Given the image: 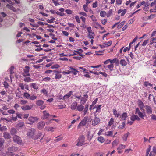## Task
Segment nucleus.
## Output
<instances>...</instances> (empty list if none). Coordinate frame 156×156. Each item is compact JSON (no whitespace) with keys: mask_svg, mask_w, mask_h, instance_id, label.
Wrapping results in <instances>:
<instances>
[{"mask_svg":"<svg viewBox=\"0 0 156 156\" xmlns=\"http://www.w3.org/2000/svg\"><path fill=\"white\" fill-rule=\"evenodd\" d=\"M41 92L43 93L44 95H47L48 94V91L44 88H43L41 90Z\"/></svg>","mask_w":156,"mask_h":156,"instance_id":"obj_42","label":"nucleus"},{"mask_svg":"<svg viewBox=\"0 0 156 156\" xmlns=\"http://www.w3.org/2000/svg\"><path fill=\"white\" fill-rule=\"evenodd\" d=\"M75 18L76 21L78 23L80 22V20L79 17V16H75Z\"/></svg>","mask_w":156,"mask_h":156,"instance_id":"obj_62","label":"nucleus"},{"mask_svg":"<svg viewBox=\"0 0 156 156\" xmlns=\"http://www.w3.org/2000/svg\"><path fill=\"white\" fill-rule=\"evenodd\" d=\"M113 134L112 131H109L107 132V133L105 134V135L108 136H112Z\"/></svg>","mask_w":156,"mask_h":156,"instance_id":"obj_47","label":"nucleus"},{"mask_svg":"<svg viewBox=\"0 0 156 156\" xmlns=\"http://www.w3.org/2000/svg\"><path fill=\"white\" fill-rule=\"evenodd\" d=\"M4 87L6 88H8V86H9V85H8V83H7V82L6 81H4Z\"/></svg>","mask_w":156,"mask_h":156,"instance_id":"obj_63","label":"nucleus"},{"mask_svg":"<svg viewBox=\"0 0 156 156\" xmlns=\"http://www.w3.org/2000/svg\"><path fill=\"white\" fill-rule=\"evenodd\" d=\"M70 72H71V73H73L74 75H76L77 74V73L78 72V71L76 70L75 69H73V70L70 71Z\"/></svg>","mask_w":156,"mask_h":156,"instance_id":"obj_57","label":"nucleus"},{"mask_svg":"<svg viewBox=\"0 0 156 156\" xmlns=\"http://www.w3.org/2000/svg\"><path fill=\"white\" fill-rule=\"evenodd\" d=\"M125 125V122L124 121L122 122V125L119 126V129H123Z\"/></svg>","mask_w":156,"mask_h":156,"instance_id":"obj_36","label":"nucleus"},{"mask_svg":"<svg viewBox=\"0 0 156 156\" xmlns=\"http://www.w3.org/2000/svg\"><path fill=\"white\" fill-rule=\"evenodd\" d=\"M112 9L110 10L108 12V14H107V16L108 17H109L112 14Z\"/></svg>","mask_w":156,"mask_h":156,"instance_id":"obj_64","label":"nucleus"},{"mask_svg":"<svg viewBox=\"0 0 156 156\" xmlns=\"http://www.w3.org/2000/svg\"><path fill=\"white\" fill-rule=\"evenodd\" d=\"M30 67L28 66H26L25 67V69H23V73H29L30 71Z\"/></svg>","mask_w":156,"mask_h":156,"instance_id":"obj_23","label":"nucleus"},{"mask_svg":"<svg viewBox=\"0 0 156 156\" xmlns=\"http://www.w3.org/2000/svg\"><path fill=\"white\" fill-rule=\"evenodd\" d=\"M135 113L137 114L142 119H144V115L143 113L140 111L139 108H137L136 109Z\"/></svg>","mask_w":156,"mask_h":156,"instance_id":"obj_10","label":"nucleus"},{"mask_svg":"<svg viewBox=\"0 0 156 156\" xmlns=\"http://www.w3.org/2000/svg\"><path fill=\"white\" fill-rule=\"evenodd\" d=\"M35 133L36 130L34 128H30L28 130L27 135L30 138L37 139L38 138V137L35 135Z\"/></svg>","mask_w":156,"mask_h":156,"instance_id":"obj_1","label":"nucleus"},{"mask_svg":"<svg viewBox=\"0 0 156 156\" xmlns=\"http://www.w3.org/2000/svg\"><path fill=\"white\" fill-rule=\"evenodd\" d=\"M137 115H135L134 114L131 117V120H132L133 122L134 121L136 120V119L137 118H136L137 117Z\"/></svg>","mask_w":156,"mask_h":156,"instance_id":"obj_28","label":"nucleus"},{"mask_svg":"<svg viewBox=\"0 0 156 156\" xmlns=\"http://www.w3.org/2000/svg\"><path fill=\"white\" fill-rule=\"evenodd\" d=\"M32 107H30L29 105H25L21 107V108L24 110H29L31 109Z\"/></svg>","mask_w":156,"mask_h":156,"instance_id":"obj_16","label":"nucleus"},{"mask_svg":"<svg viewBox=\"0 0 156 156\" xmlns=\"http://www.w3.org/2000/svg\"><path fill=\"white\" fill-rule=\"evenodd\" d=\"M3 136L6 139H8L11 138V136L10 134L7 132L4 133Z\"/></svg>","mask_w":156,"mask_h":156,"instance_id":"obj_15","label":"nucleus"},{"mask_svg":"<svg viewBox=\"0 0 156 156\" xmlns=\"http://www.w3.org/2000/svg\"><path fill=\"white\" fill-rule=\"evenodd\" d=\"M127 113L126 112H124L122 114L121 119L122 120H125L127 117Z\"/></svg>","mask_w":156,"mask_h":156,"instance_id":"obj_22","label":"nucleus"},{"mask_svg":"<svg viewBox=\"0 0 156 156\" xmlns=\"http://www.w3.org/2000/svg\"><path fill=\"white\" fill-rule=\"evenodd\" d=\"M77 102L76 101H75L72 103L71 108L73 110H75L77 107Z\"/></svg>","mask_w":156,"mask_h":156,"instance_id":"obj_13","label":"nucleus"},{"mask_svg":"<svg viewBox=\"0 0 156 156\" xmlns=\"http://www.w3.org/2000/svg\"><path fill=\"white\" fill-rule=\"evenodd\" d=\"M125 146L122 144L120 145L117 148L118 150H121L123 148H125Z\"/></svg>","mask_w":156,"mask_h":156,"instance_id":"obj_54","label":"nucleus"},{"mask_svg":"<svg viewBox=\"0 0 156 156\" xmlns=\"http://www.w3.org/2000/svg\"><path fill=\"white\" fill-rule=\"evenodd\" d=\"M120 64L122 66H125L127 64L126 61L124 59H121L120 61Z\"/></svg>","mask_w":156,"mask_h":156,"instance_id":"obj_24","label":"nucleus"},{"mask_svg":"<svg viewBox=\"0 0 156 156\" xmlns=\"http://www.w3.org/2000/svg\"><path fill=\"white\" fill-rule=\"evenodd\" d=\"M83 105L81 103V105L78 106L76 108L77 110L79 111H82L84 109V106H83Z\"/></svg>","mask_w":156,"mask_h":156,"instance_id":"obj_19","label":"nucleus"},{"mask_svg":"<svg viewBox=\"0 0 156 156\" xmlns=\"http://www.w3.org/2000/svg\"><path fill=\"white\" fill-rule=\"evenodd\" d=\"M38 118L36 117L30 116L28 118V120L26 122V123L30 125L33 124L34 123L37 121Z\"/></svg>","mask_w":156,"mask_h":156,"instance_id":"obj_4","label":"nucleus"},{"mask_svg":"<svg viewBox=\"0 0 156 156\" xmlns=\"http://www.w3.org/2000/svg\"><path fill=\"white\" fill-rule=\"evenodd\" d=\"M98 2L97 1L92 4V7L94 8H96L98 6Z\"/></svg>","mask_w":156,"mask_h":156,"instance_id":"obj_45","label":"nucleus"},{"mask_svg":"<svg viewBox=\"0 0 156 156\" xmlns=\"http://www.w3.org/2000/svg\"><path fill=\"white\" fill-rule=\"evenodd\" d=\"M7 129V128L5 126L0 127V130L1 131H5Z\"/></svg>","mask_w":156,"mask_h":156,"instance_id":"obj_52","label":"nucleus"},{"mask_svg":"<svg viewBox=\"0 0 156 156\" xmlns=\"http://www.w3.org/2000/svg\"><path fill=\"white\" fill-rule=\"evenodd\" d=\"M85 139V137L83 135H81L80 136L77 140L78 142L76 144V145L77 146H81L85 144H84Z\"/></svg>","mask_w":156,"mask_h":156,"instance_id":"obj_2","label":"nucleus"},{"mask_svg":"<svg viewBox=\"0 0 156 156\" xmlns=\"http://www.w3.org/2000/svg\"><path fill=\"white\" fill-rule=\"evenodd\" d=\"M130 133L129 132H127L123 136L122 138L123 140L125 141H126L127 140V138L128 136L129 135Z\"/></svg>","mask_w":156,"mask_h":156,"instance_id":"obj_25","label":"nucleus"},{"mask_svg":"<svg viewBox=\"0 0 156 156\" xmlns=\"http://www.w3.org/2000/svg\"><path fill=\"white\" fill-rule=\"evenodd\" d=\"M37 97L34 95L30 96V97L29 98V99L30 100H34Z\"/></svg>","mask_w":156,"mask_h":156,"instance_id":"obj_60","label":"nucleus"},{"mask_svg":"<svg viewBox=\"0 0 156 156\" xmlns=\"http://www.w3.org/2000/svg\"><path fill=\"white\" fill-rule=\"evenodd\" d=\"M125 23V21H123L120 23L119 22V24H118L117 28L118 29L120 28L124 25Z\"/></svg>","mask_w":156,"mask_h":156,"instance_id":"obj_27","label":"nucleus"},{"mask_svg":"<svg viewBox=\"0 0 156 156\" xmlns=\"http://www.w3.org/2000/svg\"><path fill=\"white\" fill-rule=\"evenodd\" d=\"M144 85L146 87H147L148 86H152V84H151L149 82L147 81H145L144 82Z\"/></svg>","mask_w":156,"mask_h":156,"instance_id":"obj_38","label":"nucleus"},{"mask_svg":"<svg viewBox=\"0 0 156 156\" xmlns=\"http://www.w3.org/2000/svg\"><path fill=\"white\" fill-rule=\"evenodd\" d=\"M90 132L88 131L87 133V137L88 140H90L93 137V135L91 136L90 135Z\"/></svg>","mask_w":156,"mask_h":156,"instance_id":"obj_29","label":"nucleus"},{"mask_svg":"<svg viewBox=\"0 0 156 156\" xmlns=\"http://www.w3.org/2000/svg\"><path fill=\"white\" fill-rule=\"evenodd\" d=\"M101 66V65H98L97 66H88L87 67V69H90V68H98L99 67H100Z\"/></svg>","mask_w":156,"mask_h":156,"instance_id":"obj_50","label":"nucleus"},{"mask_svg":"<svg viewBox=\"0 0 156 156\" xmlns=\"http://www.w3.org/2000/svg\"><path fill=\"white\" fill-rule=\"evenodd\" d=\"M6 154L8 156H13L15 155L14 152L8 151L6 152Z\"/></svg>","mask_w":156,"mask_h":156,"instance_id":"obj_26","label":"nucleus"},{"mask_svg":"<svg viewBox=\"0 0 156 156\" xmlns=\"http://www.w3.org/2000/svg\"><path fill=\"white\" fill-rule=\"evenodd\" d=\"M44 24L45 25H47V27L48 28H51V27L55 28V26H54L52 25H50V24H48L47 23H44Z\"/></svg>","mask_w":156,"mask_h":156,"instance_id":"obj_56","label":"nucleus"},{"mask_svg":"<svg viewBox=\"0 0 156 156\" xmlns=\"http://www.w3.org/2000/svg\"><path fill=\"white\" fill-rule=\"evenodd\" d=\"M4 143V140L2 138H0V148H1L3 145Z\"/></svg>","mask_w":156,"mask_h":156,"instance_id":"obj_39","label":"nucleus"},{"mask_svg":"<svg viewBox=\"0 0 156 156\" xmlns=\"http://www.w3.org/2000/svg\"><path fill=\"white\" fill-rule=\"evenodd\" d=\"M114 122V119L112 118H111L109 122L108 125L110 126H111L112 124H113Z\"/></svg>","mask_w":156,"mask_h":156,"instance_id":"obj_41","label":"nucleus"},{"mask_svg":"<svg viewBox=\"0 0 156 156\" xmlns=\"http://www.w3.org/2000/svg\"><path fill=\"white\" fill-rule=\"evenodd\" d=\"M114 65L113 64H111L108 66V67L110 70V71H112L113 70Z\"/></svg>","mask_w":156,"mask_h":156,"instance_id":"obj_30","label":"nucleus"},{"mask_svg":"<svg viewBox=\"0 0 156 156\" xmlns=\"http://www.w3.org/2000/svg\"><path fill=\"white\" fill-rule=\"evenodd\" d=\"M65 12L68 14H71L72 13V11L69 9H66L65 11Z\"/></svg>","mask_w":156,"mask_h":156,"instance_id":"obj_61","label":"nucleus"},{"mask_svg":"<svg viewBox=\"0 0 156 156\" xmlns=\"http://www.w3.org/2000/svg\"><path fill=\"white\" fill-rule=\"evenodd\" d=\"M17 131L15 128H11L10 133L12 136H14L15 135H16V134H17Z\"/></svg>","mask_w":156,"mask_h":156,"instance_id":"obj_11","label":"nucleus"},{"mask_svg":"<svg viewBox=\"0 0 156 156\" xmlns=\"http://www.w3.org/2000/svg\"><path fill=\"white\" fill-rule=\"evenodd\" d=\"M90 18L93 21L96 22L97 21V20L96 19L94 15H92L90 16Z\"/></svg>","mask_w":156,"mask_h":156,"instance_id":"obj_55","label":"nucleus"},{"mask_svg":"<svg viewBox=\"0 0 156 156\" xmlns=\"http://www.w3.org/2000/svg\"><path fill=\"white\" fill-rule=\"evenodd\" d=\"M87 29L89 34H91L92 33H93V32L92 31V30L91 28L90 27H88Z\"/></svg>","mask_w":156,"mask_h":156,"instance_id":"obj_40","label":"nucleus"},{"mask_svg":"<svg viewBox=\"0 0 156 156\" xmlns=\"http://www.w3.org/2000/svg\"><path fill=\"white\" fill-rule=\"evenodd\" d=\"M30 95V94L27 92H25L23 93L24 97L26 98L27 99L29 98Z\"/></svg>","mask_w":156,"mask_h":156,"instance_id":"obj_35","label":"nucleus"},{"mask_svg":"<svg viewBox=\"0 0 156 156\" xmlns=\"http://www.w3.org/2000/svg\"><path fill=\"white\" fill-rule=\"evenodd\" d=\"M110 63L111 64H113L114 63H115L116 64H119V60L117 59L116 58H114L112 60L110 59Z\"/></svg>","mask_w":156,"mask_h":156,"instance_id":"obj_17","label":"nucleus"},{"mask_svg":"<svg viewBox=\"0 0 156 156\" xmlns=\"http://www.w3.org/2000/svg\"><path fill=\"white\" fill-rule=\"evenodd\" d=\"M88 98V96L87 94H85L83 97H81V103L84 104L87 101Z\"/></svg>","mask_w":156,"mask_h":156,"instance_id":"obj_8","label":"nucleus"},{"mask_svg":"<svg viewBox=\"0 0 156 156\" xmlns=\"http://www.w3.org/2000/svg\"><path fill=\"white\" fill-rule=\"evenodd\" d=\"M14 69V67L13 66H12L9 68V70L10 72V74H12L14 73L13 70Z\"/></svg>","mask_w":156,"mask_h":156,"instance_id":"obj_37","label":"nucleus"},{"mask_svg":"<svg viewBox=\"0 0 156 156\" xmlns=\"http://www.w3.org/2000/svg\"><path fill=\"white\" fill-rule=\"evenodd\" d=\"M44 103V101L42 100H37L36 101V105L39 106H40L43 105Z\"/></svg>","mask_w":156,"mask_h":156,"instance_id":"obj_18","label":"nucleus"},{"mask_svg":"<svg viewBox=\"0 0 156 156\" xmlns=\"http://www.w3.org/2000/svg\"><path fill=\"white\" fill-rule=\"evenodd\" d=\"M91 120L88 118V116H86L84 117L83 120H82L81 122L79 123L78 126L77 128L79 129L81 126H84L86 124L87 122H90Z\"/></svg>","mask_w":156,"mask_h":156,"instance_id":"obj_3","label":"nucleus"},{"mask_svg":"<svg viewBox=\"0 0 156 156\" xmlns=\"http://www.w3.org/2000/svg\"><path fill=\"white\" fill-rule=\"evenodd\" d=\"M6 7L8 8L13 10L14 12L16 11V9L15 8L13 7V6L11 5H10L8 4H7Z\"/></svg>","mask_w":156,"mask_h":156,"instance_id":"obj_21","label":"nucleus"},{"mask_svg":"<svg viewBox=\"0 0 156 156\" xmlns=\"http://www.w3.org/2000/svg\"><path fill=\"white\" fill-rule=\"evenodd\" d=\"M101 120L100 119L96 116H95L94 118L92 119V124L93 126H95L98 125V123L100 122Z\"/></svg>","mask_w":156,"mask_h":156,"instance_id":"obj_6","label":"nucleus"},{"mask_svg":"<svg viewBox=\"0 0 156 156\" xmlns=\"http://www.w3.org/2000/svg\"><path fill=\"white\" fill-rule=\"evenodd\" d=\"M154 40H156V37H153L152 38H151L150 41V44H152L153 43H154Z\"/></svg>","mask_w":156,"mask_h":156,"instance_id":"obj_58","label":"nucleus"},{"mask_svg":"<svg viewBox=\"0 0 156 156\" xmlns=\"http://www.w3.org/2000/svg\"><path fill=\"white\" fill-rule=\"evenodd\" d=\"M147 112L148 114H151L152 113V109L149 106L146 105L145 107Z\"/></svg>","mask_w":156,"mask_h":156,"instance_id":"obj_12","label":"nucleus"},{"mask_svg":"<svg viewBox=\"0 0 156 156\" xmlns=\"http://www.w3.org/2000/svg\"><path fill=\"white\" fill-rule=\"evenodd\" d=\"M31 87L34 89H37L38 88V86L35 83H32L31 84Z\"/></svg>","mask_w":156,"mask_h":156,"instance_id":"obj_34","label":"nucleus"},{"mask_svg":"<svg viewBox=\"0 0 156 156\" xmlns=\"http://www.w3.org/2000/svg\"><path fill=\"white\" fill-rule=\"evenodd\" d=\"M49 35L50 36H53V37H52V39L54 40H57V38L56 37H55V35L52 34V33H50Z\"/></svg>","mask_w":156,"mask_h":156,"instance_id":"obj_53","label":"nucleus"},{"mask_svg":"<svg viewBox=\"0 0 156 156\" xmlns=\"http://www.w3.org/2000/svg\"><path fill=\"white\" fill-rule=\"evenodd\" d=\"M62 77L61 74H58V73H56L55 78L56 79H59Z\"/></svg>","mask_w":156,"mask_h":156,"instance_id":"obj_43","label":"nucleus"},{"mask_svg":"<svg viewBox=\"0 0 156 156\" xmlns=\"http://www.w3.org/2000/svg\"><path fill=\"white\" fill-rule=\"evenodd\" d=\"M43 114L44 117L43 119H45L48 117L49 115V113H47L46 111H44L43 112Z\"/></svg>","mask_w":156,"mask_h":156,"instance_id":"obj_20","label":"nucleus"},{"mask_svg":"<svg viewBox=\"0 0 156 156\" xmlns=\"http://www.w3.org/2000/svg\"><path fill=\"white\" fill-rule=\"evenodd\" d=\"M99 46H100L101 48H105V47H108V46L107 45V43H104L103 44V45L99 44Z\"/></svg>","mask_w":156,"mask_h":156,"instance_id":"obj_48","label":"nucleus"},{"mask_svg":"<svg viewBox=\"0 0 156 156\" xmlns=\"http://www.w3.org/2000/svg\"><path fill=\"white\" fill-rule=\"evenodd\" d=\"M51 78L49 77H47L44 78L43 79V80L45 81H49L50 80Z\"/></svg>","mask_w":156,"mask_h":156,"instance_id":"obj_59","label":"nucleus"},{"mask_svg":"<svg viewBox=\"0 0 156 156\" xmlns=\"http://www.w3.org/2000/svg\"><path fill=\"white\" fill-rule=\"evenodd\" d=\"M59 67H60L59 65L58 64H55V65H53L52 66L51 68L52 69H57V68H59Z\"/></svg>","mask_w":156,"mask_h":156,"instance_id":"obj_46","label":"nucleus"},{"mask_svg":"<svg viewBox=\"0 0 156 156\" xmlns=\"http://www.w3.org/2000/svg\"><path fill=\"white\" fill-rule=\"evenodd\" d=\"M106 12L104 11H101L100 13V15L101 17H104L106 15Z\"/></svg>","mask_w":156,"mask_h":156,"instance_id":"obj_49","label":"nucleus"},{"mask_svg":"<svg viewBox=\"0 0 156 156\" xmlns=\"http://www.w3.org/2000/svg\"><path fill=\"white\" fill-rule=\"evenodd\" d=\"M18 149V147H16L12 146L8 147L7 149V150L8 151L14 152L17 151Z\"/></svg>","mask_w":156,"mask_h":156,"instance_id":"obj_9","label":"nucleus"},{"mask_svg":"<svg viewBox=\"0 0 156 156\" xmlns=\"http://www.w3.org/2000/svg\"><path fill=\"white\" fill-rule=\"evenodd\" d=\"M31 78L30 77H25L24 80L25 82H29L30 81Z\"/></svg>","mask_w":156,"mask_h":156,"instance_id":"obj_51","label":"nucleus"},{"mask_svg":"<svg viewBox=\"0 0 156 156\" xmlns=\"http://www.w3.org/2000/svg\"><path fill=\"white\" fill-rule=\"evenodd\" d=\"M13 140L15 143H16L18 144H20L22 142L21 138L16 135H15L13 137Z\"/></svg>","mask_w":156,"mask_h":156,"instance_id":"obj_5","label":"nucleus"},{"mask_svg":"<svg viewBox=\"0 0 156 156\" xmlns=\"http://www.w3.org/2000/svg\"><path fill=\"white\" fill-rule=\"evenodd\" d=\"M98 140L101 143L104 142L105 141L104 138L102 136L99 137L98 138Z\"/></svg>","mask_w":156,"mask_h":156,"instance_id":"obj_33","label":"nucleus"},{"mask_svg":"<svg viewBox=\"0 0 156 156\" xmlns=\"http://www.w3.org/2000/svg\"><path fill=\"white\" fill-rule=\"evenodd\" d=\"M92 25L96 28H98L99 26H100V25L98 22H94L92 23Z\"/></svg>","mask_w":156,"mask_h":156,"instance_id":"obj_31","label":"nucleus"},{"mask_svg":"<svg viewBox=\"0 0 156 156\" xmlns=\"http://www.w3.org/2000/svg\"><path fill=\"white\" fill-rule=\"evenodd\" d=\"M94 32H93V33H92L89 34L88 37L90 39H93L94 38Z\"/></svg>","mask_w":156,"mask_h":156,"instance_id":"obj_32","label":"nucleus"},{"mask_svg":"<svg viewBox=\"0 0 156 156\" xmlns=\"http://www.w3.org/2000/svg\"><path fill=\"white\" fill-rule=\"evenodd\" d=\"M45 124V123L44 121L39 122L37 124V127L39 130L42 129Z\"/></svg>","mask_w":156,"mask_h":156,"instance_id":"obj_7","label":"nucleus"},{"mask_svg":"<svg viewBox=\"0 0 156 156\" xmlns=\"http://www.w3.org/2000/svg\"><path fill=\"white\" fill-rule=\"evenodd\" d=\"M113 115H115V117H119L120 116V117H121L120 115L121 113L120 112L119 113H117V111L115 109H113Z\"/></svg>","mask_w":156,"mask_h":156,"instance_id":"obj_14","label":"nucleus"},{"mask_svg":"<svg viewBox=\"0 0 156 156\" xmlns=\"http://www.w3.org/2000/svg\"><path fill=\"white\" fill-rule=\"evenodd\" d=\"M74 51L75 52H76V53H78V54L80 55V56H81V57H82V58H84V56H85V55L83 54H81V53H82V52H78V51H76V50H74Z\"/></svg>","mask_w":156,"mask_h":156,"instance_id":"obj_44","label":"nucleus"}]
</instances>
